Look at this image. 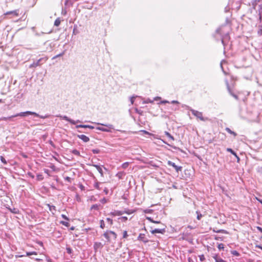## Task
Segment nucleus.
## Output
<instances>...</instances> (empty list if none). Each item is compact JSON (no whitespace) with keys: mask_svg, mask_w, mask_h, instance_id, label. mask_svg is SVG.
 <instances>
[{"mask_svg":"<svg viewBox=\"0 0 262 262\" xmlns=\"http://www.w3.org/2000/svg\"><path fill=\"white\" fill-rule=\"evenodd\" d=\"M171 103H178V104L179 102L178 101H177V100H173V101H171Z\"/></svg>","mask_w":262,"mask_h":262,"instance_id":"nucleus-58","label":"nucleus"},{"mask_svg":"<svg viewBox=\"0 0 262 262\" xmlns=\"http://www.w3.org/2000/svg\"><path fill=\"white\" fill-rule=\"evenodd\" d=\"M258 34L259 35H262V29H259L258 30Z\"/></svg>","mask_w":262,"mask_h":262,"instance_id":"nucleus-51","label":"nucleus"},{"mask_svg":"<svg viewBox=\"0 0 262 262\" xmlns=\"http://www.w3.org/2000/svg\"><path fill=\"white\" fill-rule=\"evenodd\" d=\"M218 248L219 249H223L224 248V245L223 244H220L218 245Z\"/></svg>","mask_w":262,"mask_h":262,"instance_id":"nucleus-49","label":"nucleus"},{"mask_svg":"<svg viewBox=\"0 0 262 262\" xmlns=\"http://www.w3.org/2000/svg\"><path fill=\"white\" fill-rule=\"evenodd\" d=\"M152 102H153V100H150L149 99H147V100L145 101V103H152Z\"/></svg>","mask_w":262,"mask_h":262,"instance_id":"nucleus-52","label":"nucleus"},{"mask_svg":"<svg viewBox=\"0 0 262 262\" xmlns=\"http://www.w3.org/2000/svg\"><path fill=\"white\" fill-rule=\"evenodd\" d=\"M99 205H98V204H94V205H93L91 206V210H92V209H94V210H99Z\"/></svg>","mask_w":262,"mask_h":262,"instance_id":"nucleus-25","label":"nucleus"},{"mask_svg":"<svg viewBox=\"0 0 262 262\" xmlns=\"http://www.w3.org/2000/svg\"><path fill=\"white\" fill-rule=\"evenodd\" d=\"M146 219L152 223H153L154 221L151 217H146Z\"/></svg>","mask_w":262,"mask_h":262,"instance_id":"nucleus-50","label":"nucleus"},{"mask_svg":"<svg viewBox=\"0 0 262 262\" xmlns=\"http://www.w3.org/2000/svg\"><path fill=\"white\" fill-rule=\"evenodd\" d=\"M256 247L260 249L261 250H262V246H261V245H256Z\"/></svg>","mask_w":262,"mask_h":262,"instance_id":"nucleus-57","label":"nucleus"},{"mask_svg":"<svg viewBox=\"0 0 262 262\" xmlns=\"http://www.w3.org/2000/svg\"><path fill=\"white\" fill-rule=\"evenodd\" d=\"M128 236L127 232L126 231H124L123 232V238H125Z\"/></svg>","mask_w":262,"mask_h":262,"instance_id":"nucleus-36","label":"nucleus"},{"mask_svg":"<svg viewBox=\"0 0 262 262\" xmlns=\"http://www.w3.org/2000/svg\"><path fill=\"white\" fill-rule=\"evenodd\" d=\"M75 30H76V29H75V28H74V29H73V34H74V35L76 34V33L75 32Z\"/></svg>","mask_w":262,"mask_h":262,"instance_id":"nucleus-61","label":"nucleus"},{"mask_svg":"<svg viewBox=\"0 0 262 262\" xmlns=\"http://www.w3.org/2000/svg\"><path fill=\"white\" fill-rule=\"evenodd\" d=\"M213 232L215 233H227L226 231L223 229H220L215 231V230H213Z\"/></svg>","mask_w":262,"mask_h":262,"instance_id":"nucleus-29","label":"nucleus"},{"mask_svg":"<svg viewBox=\"0 0 262 262\" xmlns=\"http://www.w3.org/2000/svg\"><path fill=\"white\" fill-rule=\"evenodd\" d=\"M225 32H229V28L225 25H222V26H221L220 27L216 29L215 31V34H214V37L216 38V39H218L217 35L219 34L221 37L222 35H225Z\"/></svg>","mask_w":262,"mask_h":262,"instance_id":"nucleus-2","label":"nucleus"},{"mask_svg":"<svg viewBox=\"0 0 262 262\" xmlns=\"http://www.w3.org/2000/svg\"><path fill=\"white\" fill-rule=\"evenodd\" d=\"M100 201L102 204H105L107 203V200L105 198H104L100 200Z\"/></svg>","mask_w":262,"mask_h":262,"instance_id":"nucleus-37","label":"nucleus"},{"mask_svg":"<svg viewBox=\"0 0 262 262\" xmlns=\"http://www.w3.org/2000/svg\"><path fill=\"white\" fill-rule=\"evenodd\" d=\"M154 223H156V224H160L161 222L160 221H154Z\"/></svg>","mask_w":262,"mask_h":262,"instance_id":"nucleus-63","label":"nucleus"},{"mask_svg":"<svg viewBox=\"0 0 262 262\" xmlns=\"http://www.w3.org/2000/svg\"><path fill=\"white\" fill-rule=\"evenodd\" d=\"M168 102H169L168 101H166V100H164V101H161L162 103H168Z\"/></svg>","mask_w":262,"mask_h":262,"instance_id":"nucleus-60","label":"nucleus"},{"mask_svg":"<svg viewBox=\"0 0 262 262\" xmlns=\"http://www.w3.org/2000/svg\"><path fill=\"white\" fill-rule=\"evenodd\" d=\"M100 227L101 228L103 229L105 227V223L103 220H100Z\"/></svg>","mask_w":262,"mask_h":262,"instance_id":"nucleus-33","label":"nucleus"},{"mask_svg":"<svg viewBox=\"0 0 262 262\" xmlns=\"http://www.w3.org/2000/svg\"><path fill=\"white\" fill-rule=\"evenodd\" d=\"M135 97H132L130 99V102H131V104H133L134 102V101H135Z\"/></svg>","mask_w":262,"mask_h":262,"instance_id":"nucleus-44","label":"nucleus"},{"mask_svg":"<svg viewBox=\"0 0 262 262\" xmlns=\"http://www.w3.org/2000/svg\"><path fill=\"white\" fill-rule=\"evenodd\" d=\"M231 254L234 256H239V253L236 250L231 251Z\"/></svg>","mask_w":262,"mask_h":262,"instance_id":"nucleus-30","label":"nucleus"},{"mask_svg":"<svg viewBox=\"0 0 262 262\" xmlns=\"http://www.w3.org/2000/svg\"><path fill=\"white\" fill-rule=\"evenodd\" d=\"M138 239L140 240V241H142L144 243H147L149 242L148 239L145 237V234H142V233H140L139 235V236L138 237Z\"/></svg>","mask_w":262,"mask_h":262,"instance_id":"nucleus-10","label":"nucleus"},{"mask_svg":"<svg viewBox=\"0 0 262 262\" xmlns=\"http://www.w3.org/2000/svg\"><path fill=\"white\" fill-rule=\"evenodd\" d=\"M167 165L173 167L177 172L181 171L182 169V166H179L176 165V164L171 161H168Z\"/></svg>","mask_w":262,"mask_h":262,"instance_id":"nucleus-9","label":"nucleus"},{"mask_svg":"<svg viewBox=\"0 0 262 262\" xmlns=\"http://www.w3.org/2000/svg\"><path fill=\"white\" fill-rule=\"evenodd\" d=\"M121 214H122V213H121V211H118L117 213V215H120Z\"/></svg>","mask_w":262,"mask_h":262,"instance_id":"nucleus-62","label":"nucleus"},{"mask_svg":"<svg viewBox=\"0 0 262 262\" xmlns=\"http://www.w3.org/2000/svg\"><path fill=\"white\" fill-rule=\"evenodd\" d=\"M37 115H34V116H36V117H39L40 118H41V119L47 118H48L49 117V116L48 115H46L45 116H42V115H39L37 113Z\"/></svg>","mask_w":262,"mask_h":262,"instance_id":"nucleus-28","label":"nucleus"},{"mask_svg":"<svg viewBox=\"0 0 262 262\" xmlns=\"http://www.w3.org/2000/svg\"><path fill=\"white\" fill-rule=\"evenodd\" d=\"M60 19L59 18H57V19H56V20H55L54 21V26H56V27H58L59 26L60 24Z\"/></svg>","mask_w":262,"mask_h":262,"instance_id":"nucleus-23","label":"nucleus"},{"mask_svg":"<svg viewBox=\"0 0 262 262\" xmlns=\"http://www.w3.org/2000/svg\"><path fill=\"white\" fill-rule=\"evenodd\" d=\"M151 233L156 234V233H161L164 234L165 232V228L163 229H155L151 231Z\"/></svg>","mask_w":262,"mask_h":262,"instance_id":"nucleus-11","label":"nucleus"},{"mask_svg":"<svg viewBox=\"0 0 262 262\" xmlns=\"http://www.w3.org/2000/svg\"><path fill=\"white\" fill-rule=\"evenodd\" d=\"M123 175V172H119L117 174V176L119 178V179H121L122 178V176Z\"/></svg>","mask_w":262,"mask_h":262,"instance_id":"nucleus-40","label":"nucleus"},{"mask_svg":"<svg viewBox=\"0 0 262 262\" xmlns=\"http://www.w3.org/2000/svg\"><path fill=\"white\" fill-rule=\"evenodd\" d=\"M37 253L35 251H32V252H26V255H23L20 256V257L24 256H29L32 255H37Z\"/></svg>","mask_w":262,"mask_h":262,"instance_id":"nucleus-19","label":"nucleus"},{"mask_svg":"<svg viewBox=\"0 0 262 262\" xmlns=\"http://www.w3.org/2000/svg\"><path fill=\"white\" fill-rule=\"evenodd\" d=\"M28 174L30 177H31L32 178H34V175H33L32 173H31V172H28Z\"/></svg>","mask_w":262,"mask_h":262,"instance_id":"nucleus-53","label":"nucleus"},{"mask_svg":"<svg viewBox=\"0 0 262 262\" xmlns=\"http://www.w3.org/2000/svg\"><path fill=\"white\" fill-rule=\"evenodd\" d=\"M122 219L124 221H126L127 220V217L126 216H123L122 217Z\"/></svg>","mask_w":262,"mask_h":262,"instance_id":"nucleus-56","label":"nucleus"},{"mask_svg":"<svg viewBox=\"0 0 262 262\" xmlns=\"http://www.w3.org/2000/svg\"><path fill=\"white\" fill-rule=\"evenodd\" d=\"M104 191L105 192V194H107L108 190H107V189L106 188H105L104 189Z\"/></svg>","mask_w":262,"mask_h":262,"instance_id":"nucleus-59","label":"nucleus"},{"mask_svg":"<svg viewBox=\"0 0 262 262\" xmlns=\"http://www.w3.org/2000/svg\"><path fill=\"white\" fill-rule=\"evenodd\" d=\"M64 180L68 182H71V178L69 177H66L64 178Z\"/></svg>","mask_w":262,"mask_h":262,"instance_id":"nucleus-42","label":"nucleus"},{"mask_svg":"<svg viewBox=\"0 0 262 262\" xmlns=\"http://www.w3.org/2000/svg\"><path fill=\"white\" fill-rule=\"evenodd\" d=\"M37 115V113H35V112H31V111H26V112H21V113H17L15 115H13V117H18V116H20V117H25L27 115Z\"/></svg>","mask_w":262,"mask_h":262,"instance_id":"nucleus-8","label":"nucleus"},{"mask_svg":"<svg viewBox=\"0 0 262 262\" xmlns=\"http://www.w3.org/2000/svg\"><path fill=\"white\" fill-rule=\"evenodd\" d=\"M102 184V183L96 181V182H95V183L94 184V187L95 188H96L99 190H100L102 189V187H100V185Z\"/></svg>","mask_w":262,"mask_h":262,"instance_id":"nucleus-17","label":"nucleus"},{"mask_svg":"<svg viewBox=\"0 0 262 262\" xmlns=\"http://www.w3.org/2000/svg\"><path fill=\"white\" fill-rule=\"evenodd\" d=\"M48 59V58L47 56L40 58L37 61H34L32 64H31L29 66V67L30 69H33V68H35L38 66H40L41 65H42V64L45 63L47 61Z\"/></svg>","mask_w":262,"mask_h":262,"instance_id":"nucleus-4","label":"nucleus"},{"mask_svg":"<svg viewBox=\"0 0 262 262\" xmlns=\"http://www.w3.org/2000/svg\"><path fill=\"white\" fill-rule=\"evenodd\" d=\"M76 128H88L90 129H94L95 127L93 126L90 125H77L76 126Z\"/></svg>","mask_w":262,"mask_h":262,"instance_id":"nucleus-15","label":"nucleus"},{"mask_svg":"<svg viewBox=\"0 0 262 262\" xmlns=\"http://www.w3.org/2000/svg\"><path fill=\"white\" fill-rule=\"evenodd\" d=\"M0 160L1 161V162L5 165L7 164V161L5 160V159L3 157V156H1L0 157Z\"/></svg>","mask_w":262,"mask_h":262,"instance_id":"nucleus-32","label":"nucleus"},{"mask_svg":"<svg viewBox=\"0 0 262 262\" xmlns=\"http://www.w3.org/2000/svg\"><path fill=\"white\" fill-rule=\"evenodd\" d=\"M18 12H19L18 10H15L13 11H8L6 13H5V15H7L12 14L13 16H18Z\"/></svg>","mask_w":262,"mask_h":262,"instance_id":"nucleus-14","label":"nucleus"},{"mask_svg":"<svg viewBox=\"0 0 262 262\" xmlns=\"http://www.w3.org/2000/svg\"><path fill=\"white\" fill-rule=\"evenodd\" d=\"M94 123L96 124L97 125H101L102 126H105L107 127V128H104V127H99V126L96 127V129L102 131V132L110 133V132H111V129L114 128V126L112 124H104L98 123V122H94Z\"/></svg>","mask_w":262,"mask_h":262,"instance_id":"nucleus-5","label":"nucleus"},{"mask_svg":"<svg viewBox=\"0 0 262 262\" xmlns=\"http://www.w3.org/2000/svg\"><path fill=\"white\" fill-rule=\"evenodd\" d=\"M196 213H197V219L199 220H201V217H202V214L198 211H196Z\"/></svg>","mask_w":262,"mask_h":262,"instance_id":"nucleus-35","label":"nucleus"},{"mask_svg":"<svg viewBox=\"0 0 262 262\" xmlns=\"http://www.w3.org/2000/svg\"><path fill=\"white\" fill-rule=\"evenodd\" d=\"M66 250L68 253L70 254L72 253V249L70 247L67 248Z\"/></svg>","mask_w":262,"mask_h":262,"instance_id":"nucleus-47","label":"nucleus"},{"mask_svg":"<svg viewBox=\"0 0 262 262\" xmlns=\"http://www.w3.org/2000/svg\"><path fill=\"white\" fill-rule=\"evenodd\" d=\"M60 223L61 224H62V225H64V226L67 227L70 226V224H69V223L68 222L60 221Z\"/></svg>","mask_w":262,"mask_h":262,"instance_id":"nucleus-27","label":"nucleus"},{"mask_svg":"<svg viewBox=\"0 0 262 262\" xmlns=\"http://www.w3.org/2000/svg\"><path fill=\"white\" fill-rule=\"evenodd\" d=\"M128 162H125L122 164L121 167L123 169H126L128 166Z\"/></svg>","mask_w":262,"mask_h":262,"instance_id":"nucleus-31","label":"nucleus"},{"mask_svg":"<svg viewBox=\"0 0 262 262\" xmlns=\"http://www.w3.org/2000/svg\"><path fill=\"white\" fill-rule=\"evenodd\" d=\"M165 135L168 137L170 140L173 141L174 140L173 137L171 135L170 133H169L168 132H165Z\"/></svg>","mask_w":262,"mask_h":262,"instance_id":"nucleus-22","label":"nucleus"},{"mask_svg":"<svg viewBox=\"0 0 262 262\" xmlns=\"http://www.w3.org/2000/svg\"><path fill=\"white\" fill-rule=\"evenodd\" d=\"M230 91V93L231 94V95L234 97L236 99H238V96L236 95H235L233 93H231V92Z\"/></svg>","mask_w":262,"mask_h":262,"instance_id":"nucleus-46","label":"nucleus"},{"mask_svg":"<svg viewBox=\"0 0 262 262\" xmlns=\"http://www.w3.org/2000/svg\"><path fill=\"white\" fill-rule=\"evenodd\" d=\"M14 117H13V115L8 117H3L0 118V121H1V120H4V121L9 120L11 118H14Z\"/></svg>","mask_w":262,"mask_h":262,"instance_id":"nucleus-21","label":"nucleus"},{"mask_svg":"<svg viewBox=\"0 0 262 262\" xmlns=\"http://www.w3.org/2000/svg\"><path fill=\"white\" fill-rule=\"evenodd\" d=\"M92 151L94 154H97L100 152V150L99 149H93L92 150Z\"/></svg>","mask_w":262,"mask_h":262,"instance_id":"nucleus-34","label":"nucleus"},{"mask_svg":"<svg viewBox=\"0 0 262 262\" xmlns=\"http://www.w3.org/2000/svg\"><path fill=\"white\" fill-rule=\"evenodd\" d=\"M222 43L224 47V48L226 47V46H227V44L228 43L229 40H230V36L229 35V32H225V35H222L221 36Z\"/></svg>","mask_w":262,"mask_h":262,"instance_id":"nucleus-6","label":"nucleus"},{"mask_svg":"<svg viewBox=\"0 0 262 262\" xmlns=\"http://www.w3.org/2000/svg\"><path fill=\"white\" fill-rule=\"evenodd\" d=\"M48 206L49 207V210L51 211H56V207L54 205H51L50 204H48Z\"/></svg>","mask_w":262,"mask_h":262,"instance_id":"nucleus-24","label":"nucleus"},{"mask_svg":"<svg viewBox=\"0 0 262 262\" xmlns=\"http://www.w3.org/2000/svg\"><path fill=\"white\" fill-rule=\"evenodd\" d=\"M225 130L229 134H231V135H233L234 137H236L237 136V134L231 130L229 127H226L225 128Z\"/></svg>","mask_w":262,"mask_h":262,"instance_id":"nucleus-20","label":"nucleus"},{"mask_svg":"<svg viewBox=\"0 0 262 262\" xmlns=\"http://www.w3.org/2000/svg\"><path fill=\"white\" fill-rule=\"evenodd\" d=\"M257 229L258 231L262 233V228L260 227H257Z\"/></svg>","mask_w":262,"mask_h":262,"instance_id":"nucleus-54","label":"nucleus"},{"mask_svg":"<svg viewBox=\"0 0 262 262\" xmlns=\"http://www.w3.org/2000/svg\"><path fill=\"white\" fill-rule=\"evenodd\" d=\"M227 151H228V152H230L231 154L234 155L237 158V161H239V158L237 155L236 153L234 150H233L231 148H227Z\"/></svg>","mask_w":262,"mask_h":262,"instance_id":"nucleus-16","label":"nucleus"},{"mask_svg":"<svg viewBox=\"0 0 262 262\" xmlns=\"http://www.w3.org/2000/svg\"><path fill=\"white\" fill-rule=\"evenodd\" d=\"M161 99V98H160V97H155L154 99H155V100H158V99Z\"/></svg>","mask_w":262,"mask_h":262,"instance_id":"nucleus-64","label":"nucleus"},{"mask_svg":"<svg viewBox=\"0 0 262 262\" xmlns=\"http://www.w3.org/2000/svg\"><path fill=\"white\" fill-rule=\"evenodd\" d=\"M11 211L14 213H17L18 212V210L15 208H14L13 210H11Z\"/></svg>","mask_w":262,"mask_h":262,"instance_id":"nucleus-45","label":"nucleus"},{"mask_svg":"<svg viewBox=\"0 0 262 262\" xmlns=\"http://www.w3.org/2000/svg\"><path fill=\"white\" fill-rule=\"evenodd\" d=\"M37 179H38V180H42V179H43L42 176V175H41V174H38V175L37 176Z\"/></svg>","mask_w":262,"mask_h":262,"instance_id":"nucleus-43","label":"nucleus"},{"mask_svg":"<svg viewBox=\"0 0 262 262\" xmlns=\"http://www.w3.org/2000/svg\"><path fill=\"white\" fill-rule=\"evenodd\" d=\"M64 54V52H62L61 53H60L56 56H55L54 57H53V59H55L57 57H60V56H62Z\"/></svg>","mask_w":262,"mask_h":262,"instance_id":"nucleus-38","label":"nucleus"},{"mask_svg":"<svg viewBox=\"0 0 262 262\" xmlns=\"http://www.w3.org/2000/svg\"><path fill=\"white\" fill-rule=\"evenodd\" d=\"M106 221L112 225L113 224V220L110 218H107Z\"/></svg>","mask_w":262,"mask_h":262,"instance_id":"nucleus-39","label":"nucleus"},{"mask_svg":"<svg viewBox=\"0 0 262 262\" xmlns=\"http://www.w3.org/2000/svg\"><path fill=\"white\" fill-rule=\"evenodd\" d=\"M57 117H59L61 119L66 120L72 124H75L77 123L80 122V121L79 120H77L76 121H75L74 120H72V119L69 118L67 116H62V115H59L57 116Z\"/></svg>","mask_w":262,"mask_h":262,"instance_id":"nucleus-7","label":"nucleus"},{"mask_svg":"<svg viewBox=\"0 0 262 262\" xmlns=\"http://www.w3.org/2000/svg\"><path fill=\"white\" fill-rule=\"evenodd\" d=\"M72 153L75 155L79 156L80 155V152L77 149H73L72 151Z\"/></svg>","mask_w":262,"mask_h":262,"instance_id":"nucleus-26","label":"nucleus"},{"mask_svg":"<svg viewBox=\"0 0 262 262\" xmlns=\"http://www.w3.org/2000/svg\"><path fill=\"white\" fill-rule=\"evenodd\" d=\"M141 132H143L145 134H147V135L149 134V133L147 131L145 130H142Z\"/></svg>","mask_w":262,"mask_h":262,"instance_id":"nucleus-55","label":"nucleus"},{"mask_svg":"<svg viewBox=\"0 0 262 262\" xmlns=\"http://www.w3.org/2000/svg\"><path fill=\"white\" fill-rule=\"evenodd\" d=\"M90 165L95 167L97 169V170L98 171V172L100 173V174H101V176H102V177L103 176V170H102V167L100 166H99L98 165H96V164H90Z\"/></svg>","mask_w":262,"mask_h":262,"instance_id":"nucleus-13","label":"nucleus"},{"mask_svg":"<svg viewBox=\"0 0 262 262\" xmlns=\"http://www.w3.org/2000/svg\"><path fill=\"white\" fill-rule=\"evenodd\" d=\"M61 217L67 221H69V219L64 214H61Z\"/></svg>","mask_w":262,"mask_h":262,"instance_id":"nucleus-41","label":"nucleus"},{"mask_svg":"<svg viewBox=\"0 0 262 262\" xmlns=\"http://www.w3.org/2000/svg\"><path fill=\"white\" fill-rule=\"evenodd\" d=\"M77 137L82 140L84 142H88L90 141V138L84 135H78Z\"/></svg>","mask_w":262,"mask_h":262,"instance_id":"nucleus-12","label":"nucleus"},{"mask_svg":"<svg viewBox=\"0 0 262 262\" xmlns=\"http://www.w3.org/2000/svg\"><path fill=\"white\" fill-rule=\"evenodd\" d=\"M214 259L215 260V262H227L221 257H219L217 255H215L213 256Z\"/></svg>","mask_w":262,"mask_h":262,"instance_id":"nucleus-18","label":"nucleus"},{"mask_svg":"<svg viewBox=\"0 0 262 262\" xmlns=\"http://www.w3.org/2000/svg\"><path fill=\"white\" fill-rule=\"evenodd\" d=\"M199 257H200V260L201 261H203L205 260V257L203 255H201Z\"/></svg>","mask_w":262,"mask_h":262,"instance_id":"nucleus-48","label":"nucleus"},{"mask_svg":"<svg viewBox=\"0 0 262 262\" xmlns=\"http://www.w3.org/2000/svg\"><path fill=\"white\" fill-rule=\"evenodd\" d=\"M187 109L190 110L191 111L192 115H193L195 117H196L198 119H199L200 120L203 121H205L208 120V118L204 117L203 116V114L202 112H199L196 110H193L190 107L188 106H186Z\"/></svg>","mask_w":262,"mask_h":262,"instance_id":"nucleus-1","label":"nucleus"},{"mask_svg":"<svg viewBox=\"0 0 262 262\" xmlns=\"http://www.w3.org/2000/svg\"><path fill=\"white\" fill-rule=\"evenodd\" d=\"M103 236L108 242H111L113 239L116 240L117 236L115 232L111 230L105 231L103 234Z\"/></svg>","mask_w":262,"mask_h":262,"instance_id":"nucleus-3","label":"nucleus"}]
</instances>
